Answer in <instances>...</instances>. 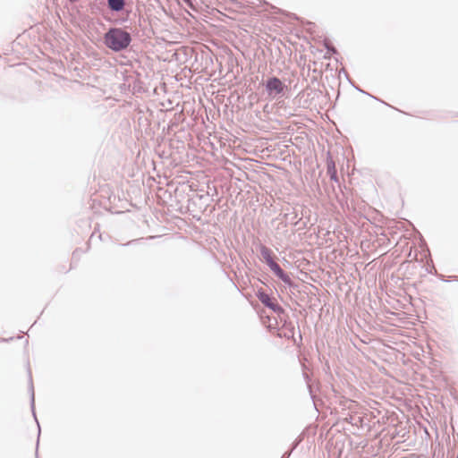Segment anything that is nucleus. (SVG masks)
Returning <instances> with one entry per match:
<instances>
[{"instance_id": "nucleus-1", "label": "nucleus", "mask_w": 458, "mask_h": 458, "mask_svg": "<svg viewBox=\"0 0 458 458\" xmlns=\"http://www.w3.org/2000/svg\"><path fill=\"white\" fill-rule=\"evenodd\" d=\"M132 40L131 35L123 28L111 27L104 34L105 46L114 52L128 48Z\"/></svg>"}, {"instance_id": "nucleus-2", "label": "nucleus", "mask_w": 458, "mask_h": 458, "mask_svg": "<svg viewBox=\"0 0 458 458\" xmlns=\"http://www.w3.org/2000/svg\"><path fill=\"white\" fill-rule=\"evenodd\" d=\"M259 301L267 308L270 309L273 312H275L280 320H283V317L285 315L284 309L279 305L276 300L272 297H270L269 294H267L263 290H259L256 293Z\"/></svg>"}, {"instance_id": "nucleus-3", "label": "nucleus", "mask_w": 458, "mask_h": 458, "mask_svg": "<svg viewBox=\"0 0 458 458\" xmlns=\"http://www.w3.org/2000/svg\"><path fill=\"white\" fill-rule=\"evenodd\" d=\"M265 89L269 97L276 98L284 94L287 87L277 77H269L265 83Z\"/></svg>"}, {"instance_id": "nucleus-4", "label": "nucleus", "mask_w": 458, "mask_h": 458, "mask_svg": "<svg viewBox=\"0 0 458 458\" xmlns=\"http://www.w3.org/2000/svg\"><path fill=\"white\" fill-rule=\"evenodd\" d=\"M285 317H286V314L283 317V320H282V321H284V324L282 326V331L283 332H282V334L279 335V336L280 337H284V338H287V339H292L294 344H296L297 346H300L301 344V342H302L301 333L299 330V340H297L294 337V333H295L294 325L291 321H287L285 319Z\"/></svg>"}, {"instance_id": "nucleus-5", "label": "nucleus", "mask_w": 458, "mask_h": 458, "mask_svg": "<svg viewBox=\"0 0 458 458\" xmlns=\"http://www.w3.org/2000/svg\"><path fill=\"white\" fill-rule=\"evenodd\" d=\"M29 391L30 393V408L32 411L33 417H34V419L38 424V439L39 436H40V427H39V423L38 421L36 412H35V393H34V386H33L32 376H31L30 370H29Z\"/></svg>"}, {"instance_id": "nucleus-6", "label": "nucleus", "mask_w": 458, "mask_h": 458, "mask_svg": "<svg viewBox=\"0 0 458 458\" xmlns=\"http://www.w3.org/2000/svg\"><path fill=\"white\" fill-rule=\"evenodd\" d=\"M125 4V0H106L107 8L113 13L123 11Z\"/></svg>"}, {"instance_id": "nucleus-7", "label": "nucleus", "mask_w": 458, "mask_h": 458, "mask_svg": "<svg viewBox=\"0 0 458 458\" xmlns=\"http://www.w3.org/2000/svg\"><path fill=\"white\" fill-rule=\"evenodd\" d=\"M327 170L332 181L338 182L337 172L335 162L329 158L327 160Z\"/></svg>"}, {"instance_id": "nucleus-8", "label": "nucleus", "mask_w": 458, "mask_h": 458, "mask_svg": "<svg viewBox=\"0 0 458 458\" xmlns=\"http://www.w3.org/2000/svg\"><path fill=\"white\" fill-rule=\"evenodd\" d=\"M271 271L283 282H287L289 280V275L279 265H276L274 269H271Z\"/></svg>"}, {"instance_id": "nucleus-9", "label": "nucleus", "mask_w": 458, "mask_h": 458, "mask_svg": "<svg viewBox=\"0 0 458 458\" xmlns=\"http://www.w3.org/2000/svg\"><path fill=\"white\" fill-rule=\"evenodd\" d=\"M259 251H260V255L262 256L264 261L273 256L272 250L263 244H260Z\"/></svg>"}, {"instance_id": "nucleus-10", "label": "nucleus", "mask_w": 458, "mask_h": 458, "mask_svg": "<svg viewBox=\"0 0 458 458\" xmlns=\"http://www.w3.org/2000/svg\"><path fill=\"white\" fill-rule=\"evenodd\" d=\"M323 45L326 47L327 52L328 54H331V55L337 54V49L333 46V44L328 39H325Z\"/></svg>"}, {"instance_id": "nucleus-11", "label": "nucleus", "mask_w": 458, "mask_h": 458, "mask_svg": "<svg viewBox=\"0 0 458 458\" xmlns=\"http://www.w3.org/2000/svg\"><path fill=\"white\" fill-rule=\"evenodd\" d=\"M284 283L290 288V290L299 292V284L294 283L290 276L289 280Z\"/></svg>"}, {"instance_id": "nucleus-12", "label": "nucleus", "mask_w": 458, "mask_h": 458, "mask_svg": "<svg viewBox=\"0 0 458 458\" xmlns=\"http://www.w3.org/2000/svg\"><path fill=\"white\" fill-rule=\"evenodd\" d=\"M302 436H299L292 444V448L290 449L292 452L297 448V446L302 442Z\"/></svg>"}, {"instance_id": "nucleus-13", "label": "nucleus", "mask_w": 458, "mask_h": 458, "mask_svg": "<svg viewBox=\"0 0 458 458\" xmlns=\"http://www.w3.org/2000/svg\"><path fill=\"white\" fill-rule=\"evenodd\" d=\"M266 264L267 265V267L270 268V269H274V267H276V265H278L273 259V256L269 259H267V260H265Z\"/></svg>"}, {"instance_id": "nucleus-14", "label": "nucleus", "mask_w": 458, "mask_h": 458, "mask_svg": "<svg viewBox=\"0 0 458 458\" xmlns=\"http://www.w3.org/2000/svg\"><path fill=\"white\" fill-rule=\"evenodd\" d=\"M266 264L267 265V267L270 268V269H274V267H276V265H278L273 259V256L269 259H267V260H265Z\"/></svg>"}, {"instance_id": "nucleus-15", "label": "nucleus", "mask_w": 458, "mask_h": 458, "mask_svg": "<svg viewBox=\"0 0 458 458\" xmlns=\"http://www.w3.org/2000/svg\"><path fill=\"white\" fill-rule=\"evenodd\" d=\"M266 264L267 265V267L270 268V269H274V267H276V265H278L273 259V256L269 259H267V260H265Z\"/></svg>"}, {"instance_id": "nucleus-16", "label": "nucleus", "mask_w": 458, "mask_h": 458, "mask_svg": "<svg viewBox=\"0 0 458 458\" xmlns=\"http://www.w3.org/2000/svg\"><path fill=\"white\" fill-rule=\"evenodd\" d=\"M186 4L187 6H189L191 9L196 11V6L194 4V2L193 0H182Z\"/></svg>"}, {"instance_id": "nucleus-17", "label": "nucleus", "mask_w": 458, "mask_h": 458, "mask_svg": "<svg viewBox=\"0 0 458 458\" xmlns=\"http://www.w3.org/2000/svg\"><path fill=\"white\" fill-rule=\"evenodd\" d=\"M356 89H357L360 92H361V93H363V94H366V95L369 96L370 98H374V99H376V100H377V101H380V102H382V103H384V104L387 105L386 102H384V101L380 100V99H379V98H377V97H374V96H372L371 94H369V93H368V92H366V91H364V90H362V89H359V88H356Z\"/></svg>"}, {"instance_id": "nucleus-18", "label": "nucleus", "mask_w": 458, "mask_h": 458, "mask_svg": "<svg viewBox=\"0 0 458 458\" xmlns=\"http://www.w3.org/2000/svg\"><path fill=\"white\" fill-rule=\"evenodd\" d=\"M292 453H293V452H292L291 450H289V451L285 452V453L282 455V457H281V458H289V457L291 456Z\"/></svg>"}, {"instance_id": "nucleus-19", "label": "nucleus", "mask_w": 458, "mask_h": 458, "mask_svg": "<svg viewBox=\"0 0 458 458\" xmlns=\"http://www.w3.org/2000/svg\"><path fill=\"white\" fill-rule=\"evenodd\" d=\"M353 420H354V417L353 416H350V418L346 419V420L352 424H357L356 422H353Z\"/></svg>"}, {"instance_id": "nucleus-20", "label": "nucleus", "mask_w": 458, "mask_h": 458, "mask_svg": "<svg viewBox=\"0 0 458 458\" xmlns=\"http://www.w3.org/2000/svg\"><path fill=\"white\" fill-rule=\"evenodd\" d=\"M136 241H137V240L130 241V242H128L127 243L123 244V246L131 245V244L134 243Z\"/></svg>"}, {"instance_id": "nucleus-21", "label": "nucleus", "mask_w": 458, "mask_h": 458, "mask_svg": "<svg viewBox=\"0 0 458 458\" xmlns=\"http://www.w3.org/2000/svg\"><path fill=\"white\" fill-rule=\"evenodd\" d=\"M7 341H8V339H5V338H0V343H1V342H7Z\"/></svg>"}, {"instance_id": "nucleus-22", "label": "nucleus", "mask_w": 458, "mask_h": 458, "mask_svg": "<svg viewBox=\"0 0 458 458\" xmlns=\"http://www.w3.org/2000/svg\"><path fill=\"white\" fill-rule=\"evenodd\" d=\"M72 3L77 2L78 0H69Z\"/></svg>"}, {"instance_id": "nucleus-23", "label": "nucleus", "mask_w": 458, "mask_h": 458, "mask_svg": "<svg viewBox=\"0 0 458 458\" xmlns=\"http://www.w3.org/2000/svg\"><path fill=\"white\" fill-rule=\"evenodd\" d=\"M456 458H458V453H457V456H456Z\"/></svg>"}]
</instances>
